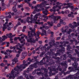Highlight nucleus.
Listing matches in <instances>:
<instances>
[{
    "label": "nucleus",
    "mask_w": 79,
    "mask_h": 79,
    "mask_svg": "<svg viewBox=\"0 0 79 79\" xmlns=\"http://www.w3.org/2000/svg\"><path fill=\"white\" fill-rule=\"evenodd\" d=\"M24 2L25 3H27L29 4L30 6H31V3L29 2H31V0H25L24 1Z\"/></svg>",
    "instance_id": "nucleus-16"
},
{
    "label": "nucleus",
    "mask_w": 79,
    "mask_h": 79,
    "mask_svg": "<svg viewBox=\"0 0 79 79\" xmlns=\"http://www.w3.org/2000/svg\"><path fill=\"white\" fill-rule=\"evenodd\" d=\"M74 25L73 26V27H77V25H76V23L75 22H74L73 23Z\"/></svg>",
    "instance_id": "nucleus-26"
},
{
    "label": "nucleus",
    "mask_w": 79,
    "mask_h": 79,
    "mask_svg": "<svg viewBox=\"0 0 79 79\" xmlns=\"http://www.w3.org/2000/svg\"><path fill=\"white\" fill-rule=\"evenodd\" d=\"M42 41H39V43H40V44H42Z\"/></svg>",
    "instance_id": "nucleus-64"
},
{
    "label": "nucleus",
    "mask_w": 79,
    "mask_h": 79,
    "mask_svg": "<svg viewBox=\"0 0 79 79\" xmlns=\"http://www.w3.org/2000/svg\"><path fill=\"white\" fill-rule=\"evenodd\" d=\"M10 49H15V48H16V47H12V46H11L10 47Z\"/></svg>",
    "instance_id": "nucleus-27"
},
{
    "label": "nucleus",
    "mask_w": 79,
    "mask_h": 79,
    "mask_svg": "<svg viewBox=\"0 0 79 79\" xmlns=\"http://www.w3.org/2000/svg\"><path fill=\"white\" fill-rule=\"evenodd\" d=\"M13 62H12V64L14 65L16 62H18V58L17 57H15V58L12 60Z\"/></svg>",
    "instance_id": "nucleus-12"
},
{
    "label": "nucleus",
    "mask_w": 79,
    "mask_h": 79,
    "mask_svg": "<svg viewBox=\"0 0 79 79\" xmlns=\"http://www.w3.org/2000/svg\"><path fill=\"white\" fill-rule=\"evenodd\" d=\"M18 26H19V25H21V23H20L19 22H18Z\"/></svg>",
    "instance_id": "nucleus-47"
},
{
    "label": "nucleus",
    "mask_w": 79,
    "mask_h": 79,
    "mask_svg": "<svg viewBox=\"0 0 79 79\" xmlns=\"http://www.w3.org/2000/svg\"><path fill=\"white\" fill-rule=\"evenodd\" d=\"M6 52H9V53H12V51L11 50H9V49L6 50Z\"/></svg>",
    "instance_id": "nucleus-25"
},
{
    "label": "nucleus",
    "mask_w": 79,
    "mask_h": 79,
    "mask_svg": "<svg viewBox=\"0 0 79 79\" xmlns=\"http://www.w3.org/2000/svg\"><path fill=\"white\" fill-rule=\"evenodd\" d=\"M60 39V37H57V40H59V39Z\"/></svg>",
    "instance_id": "nucleus-51"
},
{
    "label": "nucleus",
    "mask_w": 79,
    "mask_h": 79,
    "mask_svg": "<svg viewBox=\"0 0 79 79\" xmlns=\"http://www.w3.org/2000/svg\"><path fill=\"white\" fill-rule=\"evenodd\" d=\"M25 58V57L24 56L22 57L21 58V60H23V59H24Z\"/></svg>",
    "instance_id": "nucleus-36"
},
{
    "label": "nucleus",
    "mask_w": 79,
    "mask_h": 79,
    "mask_svg": "<svg viewBox=\"0 0 79 79\" xmlns=\"http://www.w3.org/2000/svg\"><path fill=\"white\" fill-rule=\"evenodd\" d=\"M57 26L58 27H60V26H61V24L59 23L57 24Z\"/></svg>",
    "instance_id": "nucleus-41"
},
{
    "label": "nucleus",
    "mask_w": 79,
    "mask_h": 79,
    "mask_svg": "<svg viewBox=\"0 0 79 79\" xmlns=\"http://www.w3.org/2000/svg\"><path fill=\"white\" fill-rule=\"evenodd\" d=\"M4 47H1V49H4Z\"/></svg>",
    "instance_id": "nucleus-55"
},
{
    "label": "nucleus",
    "mask_w": 79,
    "mask_h": 79,
    "mask_svg": "<svg viewBox=\"0 0 79 79\" xmlns=\"http://www.w3.org/2000/svg\"><path fill=\"white\" fill-rule=\"evenodd\" d=\"M0 65L1 66H5V65L4 64H3V63H2L0 64Z\"/></svg>",
    "instance_id": "nucleus-33"
},
{
    "label": "nucleus",
    "mask_w": 79,
    "mask_h": 79,
    "mask_svg": "<svg viewBox=\"0 0 79 79\" xmlns=\"http://www.w3.org/2000/svg\"><path fill=\"white\" fill-rule=\"evenodd\" d=\"M25 8L27 10H29V7H26Z\"/></svg>",
    "instance_id": "nucleus-46"
},
{
    "label": "nucleus",
    "mask_w": 79,
    "mask_h": 79,
    "mask_svg": "<svg viewBox=\"0 0 79 79\" xmlns=\"http://www.w3.org/2000/svg\"><path fill=\"white\" fill-rule=\"evenodd\" d=\"M18 7H19V8H20V7H21V5H19L18 6Z\"/></svg>",
    "instance_id": "nucleus-56"
},
{
    "label": "nucleus",
    "mask_w": 79,
    "mask_h": 79,
    "mask_svg": "<svg viewBox=\"0 0 79 79\" xmlns=\"http://www.w3.org/2000/svg\"><path fill=\"white\" fill-rule=\"evenodd\" d=\"M9 45H10V43H9V42L7 43V45L6 46L9 47Z\"/></svg>",
    "instance_id": "nucleus-31"
},
{
    "label": "nucleus",
    "mask_w": 79,
    "mask_h": 79,
    "mask_svg": "<svg viewBox=\"0 0 79 79\" xmlns=\"http://www.w3.org/2000/svg\"><path fill=\"white\" fill-rule=\"evenodd\" d=\"M10 25H12V27H13V24H12L11 23H9V25H7L6 26V27L7 28V30H8V31H10V30H11V28L9 27V26H10Z\"/></svg>",
    "instance_id": "nucleus-13"
},
{
    "label": "nucleus",
    "mask_w": 79,
    "mask_h": 79,
    "mask_svg": "<svg viewBox=\"0 0 79 79\" xmlns=\"http://www.w3.org/2000/svg\"><path fill=\"white\" fill-rule=\"evenodd\" d=\"M19 47L20 48H22V47L20 46V44H19L18 45H16L15 46V47H16V49H17V50H19L18 52V53H20L21 52H22L23 50L21 49H19V48H18Z\"/></svg>",
    "instance_id": "nucleus-8"
},
{
    "label": "nucleus",
    "mask_w": 79,
    "mask_h": 79,
    "mask_svg": "<svg viewBox=\"0 0 79 79\" xmlns=\"http://www.w3.org/2000/svg\"><path fill=\"white\" fill-rule=\"evenodd\" d=\"M48 8H49V7H46V9H48Z\"/></svg>",
    "instance_id": "nucleus-62"
},
{
    "label": "nucleus",
    "mask_w": 79,
    "mask_h": 79,
    "mask_svg": "<svg viewBox=\"0 0 79 79\" xmlns=\"http://www.w3.org/2000/svg\"><path fill=\"white\" fill-rule=\"evenodd\" d=\"M8 20H9L8 19H6V22L5 23V24H4L3 26L2 27V29H3V31H5L6 29L7 28V27H6V26H7V24H8Z\"/></svg>",
    "instance_id": "nucleus-9"
},
{
    "label": "nucleus",
    "mask_w": 79,
    "mask_h": 79,
    "mask_svg": "<svg viewBox=\"0 0 79 79\" xmlns=\"http://www.w3.org/2000/svg\"><path fill=\"white\" fill-rule=\"evenodd\" d=\"M32 60H30V62H28V64H23V65H21L20 66H17L16 68H15L14 70H12L11 72V73L9 74H8L6 75V77H9L10 79H15V76H16V74L17 73V74H18L19 73V71H21L23 69H25L26 66H27L28 65L30 64H31V62H32Z\"/></svg>",
    "instance_id": "nucleus-1"
},
{
    "label": "nucleus",
    "mask_w": 79,
    "mask_h": 79,
    "mask_svg": "<svg viewBox=\"0 0 79 79\" xmlns=\"http://www.w3.org/2000/svg\"><path fill=\"white\" fill-rule=\"evenodd\" d=\"M65 13H66V14H68V13H69V11L67 10L65 11Z\"/></svg>",
    "instance_id": "nucleus-35"
},
{
    "label": "nucleus",
    "mask_w": 79,
    "mask_h": 79,
    "mask_svg": "<svg viewBox=\"0 0 79 79\" xmlns=\"http://www.w3.org/2000/svg\"><path fill=\"white\" fill-rule=\"evenodd\" d=\"M22 56H27V52H23L22 53Z\"/></svg>",
    "instance_id": "nucleus-21"
},
{
    "label": "nucleus",
    "mask_w": 79,
    "mask_h": 79,
    "mask_svg": "<svg viewBox=\"0 0 79 79\" xmlns=\"http://www.w3.org/2000/svg\"><path fill=\"white\" fill-rule=\"evenodd\" d=\"M24 37H25V39H26L27 38V36H25V35H22L21 38H20L19 37H18L17 38L15 37L14 39V40L15 41H16V40H18V39H19V41H21L22 39H24Z\"/></svg>",
    "instance_id": "nucleus-10"
},
{
    "label": "nucleus",
    "mask_w": 79,
    "mask_h": 79,
    "mask_svg": "<svg viewBox=\"0 0 79 79\" xmlns=\"http://www.w3.org/2000/svg\"><path fill=\"white\" fill-rule=\"evenodd\" d=\"M56 4L57 5H56V6H54L53 7L52 9H50V11H51L56 12V8L57 7H58V8H59V9H61V6H63L64 5H68L69 6H71V5H73V3H68L67 4L64 3V4H63L60 3L58 2L56 3Z\"/></svg>",
    "instance_id": "nucleus-4"
},
{
    "label": "nucleus",
    "mask_w": 79,
    "mask_h": 79,
    "mask_svg": "<svg viewBox=\"0 0 79 79\" xmlns=\"http://www.w3.org/2000/svg\"><path fill=\"white\" fill-rule=\"evenodd\" d=\"M5 44V42H3L1 44V45H4V44Z\"/></svg>",
    "instance_id": "nucleus-37"
},
{
    "label": "nucleus",
    "mask_w": 79,
    "mask_h": 79,
    "mask_svg": "<svg viewBox=\"0 0 79 79\" xmlns=\"http://www.w3.org/2000/svg\"><path fill=\"white\" fill-rule=\"evenodd\" d=\"M71 10H72L73 11H76V10H78V9L77 8H75L74 7H73V6H72L71 7Z\"/></svg>",
    "instance_id": "nucleus-15"
},
{
    "label": "nucleus",
    "mask_w": 79,
    "mask_h": 79,
    "mask_svg": "<svg viewBox=\"0 0 79 79\" xmlns=\"http://www.w3.org/2000/svg\"><path fill=\"white\" fill-rule=\"evenodd\" d=\"M48 42V41L47 40H45V43H47Z\"/></svg>",
    "instance_id": "nucleus-58"
},
{
    "label": "nucleus",
    "mask_w": 79,
    "mask_h": 79,
    "mask_svg": "<svg viewBox=\"0 0 79 79\" xmlns=\"http://www.w3.org/2000/svg\"><path fill=\"white\" fill-rule=\"evenodd\" d=\"M16 56H17V57H19V55L17 54L16 55Z\"/></svg>",
    "instance_id": "nucleus-57"
},
{
    "label": "nucleus",
    "mask_w": 79,
    "mask_h": 79,
    "mask_svg": "<svg viewBox=\"0 0 79 79\" xmlns=\"http://www.w3.org/2000/svg\"><path fill=\"white\" fill-rule=\"evenodd\" d=\"M1 53H4L5 55H6V54H7V53H6V52H5V51H1Z\"/></svg>",
    "instance_id": "nucleus-24"
},
{
    "label": "nucleus",
    "mask_w": 79,
    "mask_h": 79,
    "mask_svg": "<svg viewBox=\"0 0 79 79\" xmlns=\"http://www.w3.org/2000/svg\"><path fill=\"white\" fill-rule=\"evenodd\" d=\"M19 78L20 79H23V77L22 76H21L20 77H19Z\"/></svg>",
    "instance_id": "nucleus-44"
},
{
    "label": "nucleus",
    "mask_w": 79,
    "mask_h": 79,
    "mask_svg": "<svg viewBox=\"0 0 79 79\" xmlns=\"http://www.w3.org/2000/svg\"><path fill=\"white\" fill-rule=\"evenodd\" d=\"M42 17H43V18H46V19H48V17L47 16H44V15H42Z\"/></svg>",
    "instance_id": "nucleus-28"
},
{
    "label": "nucleus",
    "mask_w": 79,
    "mask_h": 79,
    "mask_svg": "<svg viewBox=\"0 0 79 79\" xmlns=\"http://www.w3.org/2000/svg\"><path fill=\"white\" fill-rule=\"evenodd\" d=\"M44 76H45L46 77H47V76H48V75H47V73L44 74Z\"/></svg>",
    "instance_id": "nucleus-50"
},
{
    "label": "nucleus",
    "mask_w": 79,
    "mask_h": 79,
    "mask_svg": "<svg viewBox=\"0 0 79 79\" xmlns=\"http://www.w3.org/2000/svg\"><path fill=\"white\" fill-rule=\"evenodd\" d=\"M6 39H7V36L5 35L2 36V38L0 37V43L3 42V41H5Z\"/></svg>",
    "instance_id": "nucleus-11"
},
{
    "label": "nucleus",
    "mask_w": 79,
    "mask_h": 79,
    "mask_svg": "<svg viewBox=\"0 0 79 79\" xmlns=\"http://www.w3.org/2000/svg\"><path fill=\"white\" fill-rule=\"evenodd\" d=\"M34 67H35V68H37V66L36 65V64H34Z\"/></svg>",
    "instance_id": "nucleus-43"
},
{
    "label": "nucleus",
    "mask_w": 79,
    "mask_h": 79,
    "mask_svg": "<svg viewBox=\"0 0 79 79\" xmlns=\"http://www.w3.org/2000/svg\"><path fill=\"white\" fill-rule=\"evenodd\" d=\"M23 74H24V75H25V77H27V75L26 74V73H23Z\"/></svg>",
    "instance_id": "nucleus-29"
},
{
    "label": "nucleus",
    "mask_w": 79,
    "mask_h": 79,
    "mask_svg": "<svg viewBox=\"0 0 79 79\" xmlns=\"http://www.w3.org/2000/svg\"><path fill=\"white\" fill-rule=\"evenodd\" d=\"M51 18H54V23H58V21L59 19L61 18V17L60 16H54L53 15H52L51 16H50Z\"/></svg>",
    "instance_id": "nucleus-7"
},
{
    "label": "nucleus",
    "mask_w": 79,
    "mask_h": 79,
    "mask_svg": "<svg viewBox=\"0 0 79 79\" xmlns=\"http://www.w3.org/2000/svg\"><path fill=\"white\" fill-rule=\"evenodd\" d=\"M21 23H25V22H24L23 20H21Z\"/></svg>",
    "instance_id": "nucleus-32"
},
{
    "label": "nucleus",
    "mask_w": 79,
    "mask_h": 79,
    "mask_svg": "<svg viewBox=\"0 0 79 79\" xmlns=\"http://www.w3.org/2000/svg\"><path fill=\"white\" fill-rule=\"evenodd\" d=\"M60 24H66V23L63 22V21L62 20H60Z\"/></svg>",
    "instance_id": "nucleus-18"
},
{
    "label": "nucleus",
    "mask_w": 79,
    "mask_h": 79,
    "mask_svg": "<svg viewBox=\"0 0 79 79\" xmlns=\"http://www.w3.org/2000/svg\"><path fill=\"white\" fill-rule=\"evenodd\" d=\"M10 5H12V3H13V2H12V1H10Z\"/></svg>",
    "instance_id": "nucleus-34"
},
{
    "label": "nucleus",
    "mask_w": 79,
    "mask_h": 79,
    "mask_svg": "<svg viewBox=\"0 0 79 79\" xmlns=\"http://www.w3.org/2000/svg\"><path fill=\"white\" fill-rule=\"evenodd\" d=\"M30 30H31V32L29 31L28 32V37H27V41L28 42H30L31 44L35 43L36 41H37L38 40V38L36 39L35 40L34 39H32L31 38V37H33L34 35L35 36V37H37L38 38H39V36L40 33L39 31H38L36 32V34L35 33H34V34L33 35H32V33H32V32H35L34 31H33V30H32V28H30Z\"/></svg>",
    "instance_id": "nucleus-2"
},
{
    "label": "nucleus",
    "mask_w": 79,
    "mask_h": 79,
    "mask_svg": "<svg viewBox=\"0 0 79 79\" xmlns=\"http://www.w3.org/2000/svg\"><path fill=\"white\" fill-rule=\"evenodd\" d=\"M43 13L45 15H47L48 14L47 13H48V10H46L44 11H43Z\"/></svg>",
    "instance_id": "nucleus-19"
},
{
    "label": "nucleus",
    "mask_w": 79,
    "mask_h": 79,
    "mask_svg": "<svg viewBox=\"0 0 79 79\" xmlns=\"http://www.w3.org/2000/svg\"><path fill=\"white\" fill-rule=\"evenodd\" d=\"M31 53L29 54H28V56H31Z\"/></svg>",
    "instance_id": "nucleus-63"
},
{
    "label": "nucleus",
    "mask_w": 79,
    "mask_h": 79,
    "mask_svg": "<svg viewBox=\"0 0 79 79\" xmlns=\"http://www.w3.org/2000/svg\"><path fill=\"white\" fill-rule=\"evenodd\" d=\"M61 64L62 65H66V63H63H63H62Z\"/></svg>",
    "instance_id": "nucleus-48"
},
{
    "label": "nucleus",
    "mask_w": 79,
    "mask_h": 79,
    "mask_svg": "<svg viewBox=\"0 0 79 79\" xmlns=\"http://www.w3.org/2000/svg\"><path fill=\"white\" fill-rule=\"evenodd\" d=\"M23 64H24V63H26V61H25V60H24V61H23Z\"/></svg>",
    "instance_id": "nucleus-60"
},
{
    "label": "nucleus",
    "mask_w": 79,
    "mask_h": 79,
    "mask_svg": "<svg viewBox=\"0 0 79 79\" xmlns=\"http://www.w3.org/2000/svg\"><path fill=\"white\" fill-rule=\"evenodd\" d=\"M46 5H48V4L47 3V2L46 1H44V2H42L40 5H37L35 7V9L34 10V11H33L32 13L33 14H35L36 13L35 11H40V10L37 9L39 7H40V8L45 7Z\"/></svg>",
    "instance_id": "nucleus-5"
},
{
    "label": "nucleus",
    "mask_w": 79,
    "mask_h": 79,
    "mask_svg": "<svg viewBox=\"0 0 79 79\" xmlns=\"http://www.w3.org/2000/svg\"><path fill=\"white\" fill-rule=\"evenodd\" d=\"M23 29H26V26H24L23 27Z\"/></svg>",
    "instance_id": "nucleus-52"
},
{
    "label": "nucleus",
    "mask_w": 79,
    "mask_h": 79,
    "mask_svg": "<svg viewBox=\"0 0 79 79\" xmlns=\"http://www.w3.org/2000/svg\"><path fill=\"white\" fill-rule=\"evenodd\" d=\"M68 16L69 17H71V14H69L68 15Z\"/></svg>",
    "instance_id": "nucleus-45"
},
{
    "label": "nucleus",
    "mask_w": 79,
    "mask_h": 79,
    "mask_svg": "<svg viewBox=\"0 0 79 79\" xmlns=\"http://www.w3.org/2000/svg\"><path fill=\"white\" fill-rule=\"evenodd\" d=\"M11 35H12V33H10L9 34H6V35L7 36H8L9 37H11Z\"/></svg>",
    "instance_id": "nucleus-23"
},
{
    "label": "nucleus",
    "mask_w": 79,
    "mask_h": 79,
    "mask_svg": "<svg viewBox=\"0 0 79 79\" xmlns=\"http://www.w3.org/2000/svg\"><path fill=\"white\" fill-rule=\"evenodd\" d=\"M3 62H6V63L7 62V60H4L3 61Z\"/></svg>",
    "instance_id": "nucleus-53"
},
{
    "label": "nucleus",
    "mask_w": 79,
    "mask_h": 79,
    "mask_svg": "<svg viewBox=\"0 0 79 79\" xmlns=\"http://www.w3.org/2000/svg\"><path fill=\"white\" fill-rule=\"evenodd\" d=\"M32 3H33V4H35V3H36V1H34Z\"/></svg>",
    "instance_id": "nucleus-40"
},
{
    "label": "nucleus",
    "mask_w": 79,
    "mask_h": 79,
    "mask_svg": "<svg viewBox=\"0 0 79 79\" xmlns=\"http://www.w3.org/2000/svg\"><path fill=\"white\" fill-rule=\"evenodd\" d=\"M75 70H78V69H77V66H75Z\"/></svg>",
    "instance_id": "nucleus-39"
},
{
    "label": "nucleus",
    "mask_w": 79,
    "mask_h": 79,
    "mask_svg": "<svg viewBox=\"0 0 79 79\" xmlns=\"http://www.w3.org/2000/svg\"><path fill=\"white\" fill-rule=\"evenodd\" d=\"M13 52H16V51L15 49L13 50L12 51Z\"/></svg>",
    "instance_id": "nucleus-42"
},
{
    "label": "nucleus",
    "mask_w": 79,
    "mask_h": 79,
    "mask_svg": "<svg viewBox=\"0 0 79 79\" xmlns=\"http://www.w3.org/2000/svg\"><path fill=\"white\" fill-rule=\"evenodd\" d=\"M70 6H66V7H65V8L66 9H68V8L69 7H70Z\"/></svg>",
    "instance_id": "nucleus-49"
},
{
    "label": "nucleus",
    "mask_w": 79,
    "mask_h": 79,
    "mask_svg": "<svg viewBox=\"0 0 79 79\" xmlns=\"http://www.w3.org/2000/svg\"><path fill=\"white\" fill-rule=\"evenodd\" d=\"M25 40L23 39L22 41H21L20 42V43H21V44H23V45H25Z\"/></svg>",
    "instance_id": "nucleus-22"
},
{
    "label": "nucleus",
    "mask_w": 79,
    "mask_h": 79,
    "mask_svg": "<svg viewBox=\"0 0 79 79\" xmlns=\"http://www.w3.org/2000/svg\"><path fill=\"white\" fill-rule=\"evenodd\" d=\"M76 76H78L79 77V73H77L76 74Z\"/></svg>",
    "instance_id": "nucleus-38"
},
{
    "label": "nucleus",
    "mask_w": 79,
    "mask_h": 79,
    "mask_svg": "<svg viewBox=\"0 0 79 79\" xmlns=\"http://www.w3.org/2000/svg\"><path fill=\"white\" fill-rule=\"evenodd\" d=\"M4 4L3 3V2L2 3V6H4Z\"/></svg>",
    "instance_id": "nucleus-59"
},
{
    "label": "nucleus",
    "mask_w": 79,
    "mask_h": 79,
    "mask_svg": "<svg viewBox=\"0 0 79 79\" xmlns=\"http://www.w3.org/2000/svg\"><path fill=\"white\" fill-rule=\"evenodd\" d=\"M50 0L51 2H53L54 1V2H56V0Z\"/></svg>",
    "instance_id": "nucleus-30"
},
{
    "label": "nucleus",
    "mask_w": 79,
    "mask_h": 79,
    "mask_svg": "<svg viewBox=\"0 0 79 79\" xmlns=\"http://www.w3.org/2000/svg\"><path fill=\"white\" fill-rule=\"evenodd\" d=\"M21 1H23V0H19V2H21Z\"/></svg>",
    "instance_id": "nucleus-61"
},
{
    "label": "nucleus",
    "mask_w": 79,
    "mask_h": 79,
    "mask_svg": "<svg viewBox=\"0 0 79 79\" xmlns=\"http://www.w3.org/2000/svg\"><path fill=\"white\" fill-rule=\"evenodd\" d=\"M12 10L14 13H16V12H17V11H18L16 9V7H15V6L13 7Z\"/></svg>",
    "instance_id": "nucleus-17"
},
{
    "label": "nucleus",
    "mask_w": 79,
    "mask_h": 79,
    "mask_svg": "<svg viewBox=\"0 0 79 79\" xmlns=\"http://www.w3.org/2000/svg\"><path fill=\"white\" fill-rule=\"evenodd\" d=\"M39 18H40V19L41 21H44L45 22V21H47V19H43V18H44V17H42V15L40 16L39 17Z\"/></svg>",
    "instance_id": "nucleus-14"
},
{
    "label": "nucleus",
    "mask_w": 79,
    "mask_h": 79,
    "mask_svg": "<svg viewBox=\"0 0 79 79\" xmlns=\"http://www.w3.org/2000/svg\"><path fill=\"white\" fill-rule=\"evenodd\" d=\"M27 15H28V16H29V15H30V14L29 13H27L26 14Z\"/></svg>",
    "instance_id": "nucleus-54"
},
{
    "label": "nucleus",
    "mask_w": 79,
    "mask_h": 79,
    "mask_svg": "<svg viewBox=\"0 0 79 79\" xmlns=\"http://www.w3.org/2000/svg\"><path fill=\"white\" fill-rule=\"evenodd\" d=\"M33 66H34V65H31L30 66V68H28V69H33Z\"/></svg>",
    "instance_id": "nucleus-20"
},
{
    "label": "nucleus",
    "mask_w": 79,
    "mask_h": 79,
    "mask_svg": "<svg viewBox=\"0 0 79 79\" xmlns=\"http://www.w3.org/2000/svg\"><path fill=\"white\" fill-rule=\"evenodd\" d=\"M40 15V14L39 13L36 14L35 16H33V19H32V16H33V15L31 14V15L30 20L31 21H29L28 20L30 19V17H28L27 18V23H35V24H43V22H37V18H38V16Z\"/></svg>",
    "instance_id": "nucleus-3"
},
{
    "label": "nucleus",
    "mask_w": 79,
    "mask_h": 79,
    "mask_svg": "<svg viewBox=\"0 0 79 79\" xmlns=\"http://www.w3.org/2000/svg\"><path fill=\"white\" fill-rule=\"evenodd\" d=\"M48 27H45V26H43V27H40V29H43V30L42 31V33L41 34V35H45V34H46V31L45 30H43V29H48Z\"/></svg>",
    "instance_id": "nucleus-6"
}]
</instances>
